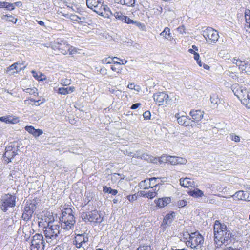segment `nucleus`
I'll return each instance as SVG.
<instances>
[{
  "mask_svg": "<svg viewBox=\"0 0 250 250\" xmlns=\"http://www.w3.org/2000/svg\"><path fill=\"white\" fill-rule=\"evenodd\" d=\"M223 250H240L236 249V248H233L232 247H227L225 249H224Z\"/></svg>",
  "mask_w": 250,
  "mask_h": 250,
  "instance_id": "nucleus-63",
  "label": "nucleus"
},
{
  "mask_svg": "<svg viewBox=\"0 0 250 250\" xmlns=\"http://www.w3.org/2000/svg\"><path fill=\"white\" fill-rule=\"evenodd\" d=\"M153 99L158 105H163L168 104L170 100L169 96L166 92H158L153 94Z\"/></svg>",
  "mask_w": 250,
  "mask_h": 250,
  "instance_id": "nucleus-11",
  "label": "nucleus"
},
{
  "mask_svg": "<svg viewBox=\"0 0 250 250\" xmlns=\"http://www.w3.org/2000/svg\"><path fill=\"white\" fill-rule=\"evenodd\" d=\"M139 194L144 197L147 198L148 199H153L156 197L157 195L156 191L153 190L149 191L148 192H146L144 190H141L139 192Z\"/></svg>",
  "mask_w": 250,
  "mask_h": 250,
  "instance_id": "nucleus-23",
  "label": "nucleus"
},
{
  "mask_svg": "<svg viewBox=\"0 0 250 250\" xmlns=\"http://www.w3.org/2000/svg\"><path fill=\"white\" fill-rule=\"evenodd\" d=\"M53 48L58 49L61 53L64 55H66L68 53L69 45L67 42L61 39H57L52 45Z\"/></svg>",
  "mask_w": 250,
  "mask_h": 250,
  "instance_id": "nucleus-12",
  "label": "nucleus"
},
{
  "mask_svg": "<svg viewBox=\"0 0 250 250\" xmlns=\"http://www.w3.org/2000/svg\"><path fill=\"white\" fill-rule=\"evenodd\" d=\"M179 181L180 185L184 187L188 188L192 186L193 182L190 181L189 178H181Z\"/></svg>",
  "mask_w": 250,
  "mask_h": 250,
  "instance_id": "nucleus-27",
  "label": "nucleus"
},
{
  "mask_svg": "<svg viewBox=\"0 0 250 250\" xmlns=\"http://www.w3.org/2000/svg\"><path fill=\"white\" fill-rule=\"evenodd\" d=\"M143 117L145 119L148 120L150 119L151 114L149 111H146L143 113Z\"/></svg>",
  "mask_w": 250,
  "mask_h": 250,
  "instance_id": "nucleus-51",
  "label": "nucleus"
},
{
  "mask_svg": "<svg viewBox=\"0 0 250 250\" xmlns=\"http://www.w3.org/2000/svg\"><path fill=\"white\" fill-rule=\"evenodd\" d=\"M175 216V213L174 212H171L170 213L167 214L164 217L162 226L164 228L167 227L171 224L174 217Z\"/></svg>",
  "mask_w": 250,
  "mask_h": 250,
  "instance_id": "nucleus-20",
  "label": "nucleus"
},
{
  "mask_svg": "<svg viewBox=\"0 0 250 250\" xmlns=\"http://www.w3.org/2000/svg\"><path fill=\"white\" fill-rule=\"evenodd\" d=\"M127 198L129 201L131 202L136 200L137 199V196L136 195V194L130 195L127 196Z\"/></svg>",
  "mask_w": 250,
  "mask_h": 250,
  "instance_id": "nucleus-50",
  "label": "nucleus"
},
{
  "mask_svg": "<svg viewBox=\"0 0 250 250\" xmlns=\"http://www.w3.org/2000/svg\"><path fill=\"white\" fill-rule=\"evenodd\" d=\"M160 35L168 40H171L172 39L170 30L168 27H165L164 31L160 33Z\"/></svg>",
  "mask_w": 250,
  "mask_h": 250,
  "instance_id": "nucleus-30",
  "label": "nucleus"
},
{
  "mask_svg": "<svg viewBox=\"0 0 250 250\" xmlns=\"http://www.w3.org/2000/svg\"><path fill=\"white\" fill-rule=\"evenodd\" d=\"M140 105H141V104H140V103H136V104H133L131 105V109H136L138 107H139V106H140Z\"/></svg>",
  "mask_w": 250,
  "mask_h": 250,
  "instance_id": "nucleus-59",
  "label": "nucleus"
},
{
  "mask_svg": "<svg viewBox=\"0 0 250 250\" xmlns=\"http://www.w3.org/2000/svg\"><path fill=\"white\" fill-rule=\"evenodd\" d=\"M54 250H64V248H63L62 246L58 245L57 246Z\"/></svg>",
  "mask_w": 250,
  "mask_h": 250,
  "instance_id": "nucleus-64",
  "label": "nucleus"
},
{
  "mask_svg": "<svg viewBox=\"0 0 250 250\" xmlns=\"http://www.w3.org/2000/svg\"><path fill=\"white\" fill-rule=\"evenodd\" d=\"M24 91L25 92L28 93L30 95H36V94H37V89L36 88H28L24 89Z\"/></svg>",
  "mask_w": 250,
  "mask_h": 250,
  "instance_id": "nucleus-39",
  "label": "nucleus"
},
{
  "mask_svg": "<svg viewBox=\"0 0 250 250\" xmlns=\"http://www.w3.org/2000/svg\"><path fill=\"white\" fill-rule=\"evenodd\" d=\"M210 101L212 104L216 106L220 103V100L216 94H213L210 96Z\"/></svg>",
  "mask_w": 250,
  "mask_h": 250,
  "instance_id": "nucleus-34",
  "label": "nucleus"
},
{
  "mask_svg": "<svg viewBox=\"0 0 250 250\" xmlns=\"http://www.w3.org/2000/svg\"><path fill=\"white\" fill-rule=\"evenodd\" d=\"M203 35L206 41L210 43H215L219 37L218 32L209 27L203 31Z\"/></svg>",
  "mask_w": 250,
  "mask_h": 250,
  "instance_id": "nucleus-9",
  "label": "nucleus"
},
{
  "mask_svg": "<svg viewBox=\"0 0 250 250\" xmlns=\"http://www.w3.org/2000/svg\"><path fill=\"white\" fill-rule=\"evenodd\" d=\"M130 24H134L136 26H137L138 28H139L140 29H141L142 31L145 30L146 29L145 25L140 22L134 21L133 20V22H131Z\"/></svg>",
  "mask_w": 250,
  "mask_h": 250,
  "instance_id": "nucleus-38",
  "label": "nucleus"
},
{
  "mask_svg": "<svg viewBox=\"0 0 250 250\" xmlns=\"http://www.w3.org/2000/svg\"><path fill=\"white\" fill-rule=\"evenodd\" d=\"M177 31L181 34L185 33V28L184 26H181L177 28Z\"/></svg>",
  "mask_w": 250,
  "mask_h": 250,
  "instance_id": "nucleus-56",
  "label": "nucleus"
},
{
  "mask_svg": "<svg viewBox=\"0 0 250 250\" xmlns=\"http://www.w3.org/2000/svg\"><path fill=\"white\" fill-rule=\"evenodd\" d=\"M214 241L216 247H220L223 244L227 243L233 237L234 235L226 225L221 223L219 220H216L213 225Z\"/></svg>",
  "mask_w": 250,
  "mask_h": 250,
  "instance_id": "nucleus-1",
  "label": "nucleus"
},
{
  "mask_svg": "<svg viewBox=\"0 0 250 250\" xmlns=\"http://www.w3.org/2000/svg\"><path fill=\"white\" fill-rule=\"evenodd\" d=\"M46 243L42 234H35L32 237L31 244L30 245L31 250H44Z\"/></svg>",
  "mask_w": 250,
  "mask_h": 250,
  "instance_id": "nucleus-5",
  "label": "nucleus"
},
{
  "mask_svg": "<svg viewBox=\"0 0 250 250\" xmlns=\"http://www.w3.org/2000/svg\"><path fill=\"white\" fill-rule=\"evenodd\" d=\"M61 83L62 85L67 86L69 85L70 83V80L67 79H62L61 80Z\"/></svg>",
  "mask_w": 250,
  "mask_h": 250,
  "instance_id": "nucleus-46",
  "label": "nucleus"
},
{
  "mask_svg": "<svg viewBox=\"0 0 250 250\" xmlns=\"http://www.w3.org/2000/svg\"><path fill=\"white\" fill-rule=\"evenodd\" d=\"M243 71L247 74L250 75V63L248 62V64L246 65V68L243 69Z\"/></svg>",
  "mask_w": 250,
  "mask_h": 250,
  "instance_id": "nucleus-55",
  "label": "nucleus"
},
{
  "mask_svg": "<svg viewBox=\"0 0 250 250\" xmlns=\"http://www.w3.org/2000/svg\"><path fill=\"white\" fill-rule=\"evenodd\" d=\"M187 163V160L186 158L177 157V165H185Z\"/></svg>",
  "mask_w": 250,
  "mask_h": 250,
  "instance_id": "nucleus-41",
  "label": "nucleus"
},
{
  "mask_svg": "<svg viewBox=\"0 0 250 250\" xmlns=\"http://www.w3.org/2000/svg\"><path fill=\"white\" fill-rule=\"evenodd\" d=\"M114 1L118 4L125 5L127 6H134L135 0H114Z\"/></svg>",
  "mask_w": 250,
  "mask_h": 250,
  "instance_id": "nucleus-28",
  "label": "nucleus"
},
{
  "mask_svg": "<svg viewBox=\"0 0 250 250\" xmlns=\"http://www.w3.org/2000/svg\"><path fill=\"white\" fill-rule=\"evenodd\" d=\"M138 249H142V250H150V246H140Z\"/></svg>",
  "mask_w": 250,
  "mask_h": 250,
  "instance_id": "nucleus-58",
  "label": "nucleus"
},
{
  "mask_svg": "<svg viewBox=\"0 0 250 250\" xmlns=\"http://www.w3.org/2000/svg\"><path fill=\"white\" fill-rule=\"evenodd\" d=\"M100 4L99 9L101 13L97 14L105 18H110L113 14V9H110L107 5H104L103 3Z\"/></svg>",
  "mask_w": 250,
  "mask_h": 250,
  "instance_id": "nucleus-16",
  "label": "nucleus"
},
{
  "mask_svg": "<svg viewBox=\"0 0 250 250\" xmlns=\"http://www.w3.org/2000/svg\"><path fill=\"white\" fill-rule=\"evenodd\" d=\"M82 218L86 222H90L100 223L102 221L100 214L96 210L88 212H83L82 214Z\"/></svg>",
  "mask_w": 250,
  "mask_h": 250,
  "instance_id": "nucleus-7",
  "label": "nucleus"
},
{
  "mask_svg": "<svg viewBox=\"0 0 250 250\" xmlns=\"http://www.w3.org/2000/svg\"><path fill=\"white\" fill-rule=\"evenodd\" d=\"M111 189V188L107 187V186H104L103 187V192L104 193H110V190Z\"/></svg>",
  "mask_w": 250,
  "mask_h": 250,
  "instance_id": "nucleus-57",
  "label": "nucleus"
},
{
  "mask_svg": "<svg viewBox=\"0 0 250 250\" xmlns=\"http://www.w3.org/2000/svg\"><path fill=\"white\" fill-rule=\"evenodd\" d=\"M249 194L245 193L243 190H239L235 192L232 197L233 199L236 200L249 201H250V198Z\"/></svg>",
  "mask_w": 250,
  "mask_h": 250,
  "instance_id": "nucleus-18",
  "label": "nucleus"
},
{
  "mask_svg": "<svg viewBox=\"0 0 250 250\" xmlns=\"http://www.w3.org/2000/svg\"><path fill=\"white\" fill-rule=\"evenodd\" d=\"M25 129L30 134H33L35 128L32 126H26Z\"/></svg>",
  "mask_w": 250,
  "mask_h": 250,
  "instance_id": "nucleus-48",
  "label": "nucleus"
},
{
  "mask_svg": "<svg viewBox=\"0 0 250 250\" xmlns=\"http://www.w3.org/2000/svg\"><path fill=\"white\" fill-rule=\"evenodd\" d=\"M99 71L102 74L104 75H105L107 74V69L104 67L101 68Z\"/></svg>",
  "mask_w": 250,
  "mask_h": 250,
  "instance_id": "nucleus-60",
  "label": "nucleus"
},
{
  "mask_svg": "<svg viewBox=\"0 0 250 250\" xmlns=\"http://www.w3.org/2000/svg\"><path fill=\"white\" fill-rule=\"evenodd\" d=\"M234 94L236 96L239 100L242 101L243 99L248 97V92L247 89L242 86H240L238 83L233 84L231 87Z\"/></svg>",
  "mask_w": 250,
  "mask_h": 250,
  "instance_id": "nucleus-10",
  "label": "nucleus"
},
{
  "mask_svg": "<svg viewBox=\"0 0 250 250\" xmlns=\"http://www.w3.org/2000/svg\"><path fill=\"white\" fill-rule=\"evenodd\" d=\"M26 67V66L24 65L23 62H22L21 63L15 62L8 68L7 71H9L11 70L15 69L16 72H20L21 70L24 69Z\"/></svg>",
  "mask_w": 250,
  "mask_h": 250,
  "instance_id": "nucleus-22",
  "label": "nucleus"
},
{
  "mask_svg": "<svg viewBox=\"0 0 250 250\" xmlns=\"http://www.w3.org/2000/svg\"><path fill=\"white\" fill-rule=\"evenodd\" d=\"M2 19L3 20H5L7 21H11L13 23H15L17 21V19H15L13 16H8L6 15H3L2 17Z\"/></svg>",
  "mask_w": 250,
  "mask_h": 250,
  "instance_id": "nucleus-36",
  "label": "nucleus"
},
{
  "mask_svg": "<svg viewBox=\"0 0 250 250\" xmlns=\"http://www.w3.org/2000/svg\"><path fill=\"white\" fill-rule=\"evenodd\" d=\"M140 159L146 160L148 162L155 163V161L156 160V158H154L152 156L148 155L147 153H144L140 156Z\"/></svg>",
  "mask_w": 250,
  "mask_h": 250,
  "instance_id": "nucleus-33",
  "label": "nucleus"
},
{
  "mask_svg": "<svg viewBox=\"0 0 250 250\" xmlns=\"http://www.w3.org/2000/svg\"><path fill=\"white\" fill-rule=\"evenodd\" d=\"M189 235L186 242L187 246L194 249H201L204 241L203 237L198 232L191 233Z\"/></svg>",
  "mask_w": 250,
  "mask_h": 250,
  "instance_id": "nucleus-4",
  "label": "nucleus"
},
{
  "mask_svg": "<svg viewBox=\"0 0 250 250\" xmlns=\"http://www.w3.org/2000/svg\"><path fill=\"white\" fill-rule=\"evenodd\" d=\"M245 21L246 23L248 24L250 22V10L249 9H247L245 12Z\"/></svg>",
  "mask_w": 250,
  "mask_h": 250,
  "instance_id": "nucleus-40",
  "label": "nucleus"
},
{
  "mask_svg": "<svg viewBox=\"0 0 250 250\" xmlns=\"http://www.w3.org/2000/svg\"><path fill=\"white\" fill-rule=\"evenodd\" d=\"M166 161L172 165H176L177 162V157L168 156L167 157Z\"/></svg>",
  "mask_w": 250,
  "mask_h": 250,
  "instance_id": "nucleus-35",
  "label": "nucleus"
},
{
  "mask_svg": "<svg viewBox=\"0 0 250 250\" xmlns=\"http://www.w3.org/2000/svg\"><path fill=\"white\" fill-rule=\"evenodd\" d=\"M62 228L69 230L74 227L76 221L71 208H66L62 211L60 218Z\"/></svg>",
  "mask_w": 250,
  "mask_h": 250,
  "instance_id": "nucleus-3",
  "label": "nucleus"
},
{
  "mask_svg": "<svg viewBox=\"0 0 250 250\" xmlns=\"http://www.w3.org/2000/svg\"><path fill=\"white\" fill-rule=\"evenodd\" d=\"M118 191L116 189H111L110 191V194L112 195H115L117 194Z\"/></svg>",
  "mask_w": 250,
  "mask_h": 250,
  "instance_id": "nucleus-62",
  "label": "nucleus"
},
{
  "mask_svg": "<svg viewBox=\"0 0 250 250\" xmlns=\"http://www.w3.org/2000/svg\"><path fill=\"white\" fill-rule=\"evenodd\" d=\"M159 178L153 177L149 179H146L140 182L139 184V186L140 188L144 189H147L149 188L153 189V190L158 191L159 188L157 189L158 185L156 184L155 186H152V183L153 181L156 182V180L158 179Z\"/></svg>",
  "mask_w": 250,
  "mask_h": 250,
  "instance_id": "nucleus-14",
  "label": "nucleus"
},
{
  "mask_svg": "<svg viewBox=\"0 0 250 250\" xmlns=\"http://www.w3.org/2000/svg\"><path fill=\"white\" fill-rule=\"evenodd\" d=\"M43 233L46 241L50 245H54L57 243L61 238L60 226L57 222L50 221L47 227H44Z\"/></svg>",
  "mask_w": 250,
  "mask_h": 250,
  "instance_id": "nucleus-2",
  "label": "nucleus"
},
{
  "mask_svg": "<svg viewBox=\"0 0 250 250\" xmlns=\"http://www.w3.org/2000/svg\"><path fill=\"white\" fill-rule=\"evenodd\" d=\"M120 176V174H117V173H114L111 175V179L112 180L115 179H117L119 178V176Z\"/></svg>",
  "mask_w": 250,
  "mask_h": 250,
  "instance_id": "nucleus-61",
  "label": "nucleus"
},
{
  "mask_svg": "<svg viewBox=\"0 0 250 250\" xmlns=\"http://www.w3.org/2000/svg\"><path fill=\"white\" fill-rule=\"evenodd\" d=\"M102 2L98 0H86V5L89 8L93 10L96 13H101L99 9L100 4Z\"/></svg>",
  "mask_w": 250,
  "mask_h": 250,
  "instance_id": "nucleus-17",
  "label": "nucleus"
},
{
  "mask_svg": "<svg viewBox=\"0 0 250 250\" xmlns=\"http://www.w3.org/2000/svg\"><path fill=\"white\" fill-rule=\"evenodd\" d=\"M112 13L113 14L112 15L114 16L116 19L120 20L124 23L130 24L133 22L132 20L125 16V14H123L120 11L116 10L115 8H113Z\"/></svg>",
  "mask_w": 250,
  "mask_h": 250,
  "instance_id": "nucleus-15",
  "label": "nucleus"
},
{
  "mask_svg": "<svg viewBox=\"0 0 250 250\" xmlns=\"http://www.w3.org/2000/svg\"><path fill=\"white\" fill-rule=\"evenodd\" d=\"M231 62L233 64H235L238 66L239 70L242 72H243V69L246 68V65H247L249 62L248 61H241L235 58H232Z\"/></svg>",
  "mask_w": 250,
  "mask_h": 250,
  "instance_id": "nucleus-21",
  "label": "nucleus"
},
{
  "mask_svg": "<svg viewBox=\"0 0 250 250\" xmlns=\"http://www.w3.org/2000/svg\"><path fill=\"white\" fill-rule=\"evenodd\" d=\"M5 3H6V4L5 7L7 9L11 10H13L14 9V4L8 3V2H6Z\"/></svg>",
  "mask_w": 250,
  "mask_h": 250,
  "instance_id": "nucleus-52",
  "label": "nucleus"
},
{
  "mask_svg": "<svg viewBox=\"0 0 250 250\" xmlns=\"http://www.w3.org/2000/svg\"><path fill=\"white\" fill-rule=\"evenodd\" d=\"M231 140L236 142H239L240 141V137L239 136L236 135L233 133L230 134Z\"/></svg>",
  "mask_w": 250,
  "mask_h": 250,
  "instance_id": "nucleus-43",
  "label": "nucleus"
},
{
  "mask_svg": "<svg viewBox=\"0 0 250 250\" xmlns=\"http://www.w3.org/2000/svg\"><path fill=\"white\" fill-rule=\"evenodd\" d=\"M75 90V87L71 86L67 88L60 87L59 88L57 91V93L61 95H67L70 93L74 92Z\"/></svg>",
  "mask_w": 250,
  "mask_h": 250,
  "instance_id": "nucleus-24",
  "label": "nucleus"
},
{
  "mask_svg": "<svg viewBox=\"0 0 250 250\" xmlns=\"http://www.w3.org/2000/svg\"><path fill=\"white\" fill-rule=\"evenodd\" d=\"M242 103L246 105L248 108H250V95L249 94L248 97L243 99Z\"/></svg>",
  "mask_w": 250,
  "mask_h": 250,
  "instance_id": "nucleus-37",
  "label": "nucleus"
},
{
  "mask_svg": "<svg viewBox=\"0 0 250 250\" xmlns=\"http://www.w3.org/2000/svg\"><path fill=\"white\" fill-rule=\"evenodd\" d=\"M187 119L190 120V119L188 118L186 116H181V117H177V122L179 125L187 126L189 125V123L187 121Z\"/></svg>",
  "mask_w": 250,
  "mask_h": 250,
  "instance_id": "nucleus-29",
  "label": "nucleus"
},
{
  "mask_svg": "<svg viewBox=\"0 0 250 250\" xmlns=\"http://www.w3.org/2000/svg\"><path fill=\"white\" fill-rule=\"evenodd\" d=\"M36 209L35 205L31 202H27L24 208V211L22 214V218L26 221L30 220Z\"/></svg>",
  "mask_w": 250,
  "mask_h": 250,
  "instance_id": "nucleus-13",
  "label": "nucleus"
},
{
  "mask_svg": "<svg viewBox=\"0 0 250 250\" xmlns=\"http://www.w3.org/2000/svg\"><path fill=\"white\" fill-rule=\"evenodd\" d=\"M170 202L171 199L169 197L159 198L156 202V205L160 208H163L167 206Z\"/></svg>",
  "mask_w": 250,
  "mask_h": 250,
  "instance_id": "nucleus-25",
  "label": "nucleus"
},
{
  "mask_svg": "<svg viewBox=\"0 0 250 250\" xmlns=\"http://www.w3.org/2000/svg\"><path fill=\"white\" fill-rule=\"evenodd\" d=\"M0 120L2 122H4L5 123H13L11 120L8 117H1L0 118Z\"/></svg>",
  "mask_w": 250,
  "mask_h": 250,
  "instance_id": "nucleus-53",
  "label": "nucleus"
},
{
  "mask_svg": "<svg viewBox=\"0 0 250 250\" xmlns=\"http://www.w3.org/2000/svg\"><path fill=\"white\" fill-rule=\"evenodd\" d=\"M177 205L179 207H183L187 205V202L183 200H181L178 202Z\"/></svg>",
  "mask_w": 250,
  "mask_h": 250,
  "instance_id": "nucleus-49",
  "label": "nucleus"
},
{
  "mask_svg": "<svg viewBox=\"0 0 250 250\" xmlns=\"http://www.w3.org/2000/svg\"><path fill=\"white\" fill-rule=\"evenodd\" d=\"M88 241V238L83 234H78L75 237V242L81 243L83 245H87V242Z\"/></svg>",
  "mask_w": 250,
  "mask_h": 250,
  "instance_id": "nucleus-26",
  "label": "nucleus"
},
{
  "mask_svg": "<svg viewBox=\"0 0 250 250\" xmlns=\"http://www.w3.org/2000/svg\"><path fill=\"white\" fill-rule=\"evenodd\" d=\"M31 73L33 76L38 81H43L46 79L45 75L41 72L38 73L35 70H32Z\"/></svg>",
  "mask_w": 250,
  "mask_h": 250,
  "instance_id": "nucleus-32",
  "label": "nucleus"
},
{
  "mask_svg": "<svg viewBox=\"0 0 250 250\" xmlns=\"http://www.w3.org/2000/svg\"><path fill=\"white\" fill-rule=\"evenodd\" d=\"M77 52V48L69 45L68 53L70 55H73Z\"/></svg>",
  "mask_w": 250,
  "mask_h": 250,
  "instance_id": "nucleus-45",
  "label": "nucleus"
},
{
  "mask_svg": "<svg viewBox=\"0 0 250 250\" xmlns=\"http://www.w3.org/2000/svg\"><path fill=\"white\" fill-rule=\"evenodd\" d=\"M192 117V121L198 122L200 121L203 117V112L200 110H192L189 113Z\"/></svg>",
  "mask_w": 250,
  "mask_h": 250,
  "instance_id": "nucleus-19",
  "label": "nucleus"
},
{
  "mask_svg": "<svg viewBox=\"0 0 250 250\" xmlns=\"http://www.w3.org/2000/svg\"><path fill=\"white\" fill-rule=\"evenodd\" d=\"M19 146L15 144L7 146L5 148V152L3 155V159L4 161L7 163L12 162V159L18 155V152H20L19 149Z\"/></svg>",
  "mask_w": 250,
  "mask_h": 250,
  "instance_id": "nucleus-6",
  "label": "nucleus"
},
{
  "mask_svg": "<svg viewBox=\"0 0 250 250\" xmlns=\"http://www.w3.org/2000/svg\"><path fill=\"white\" fill-rule=\"evenodd\" d=\"M70 19L72 20H73L75 21H78L79 20H84V17H80L76 15H71Z\"/></svg>",
  "mask_w": 250,
  "mask_h": 250,
  "instance_id": "nucleus-44",
  "label": "nucleus"
},
{
  "mask_svg": "<svg viewBox=\"0 0 250 250\" xmlns=\"http://www.w3.org/2000/svg\"><path fill=\"white\" fill-rule=\"evenodd\" d=\"M75 245L77 248H83V250H85V248L87 247V245H83L81 243H79L75 241Z\"/></svg>",
  "mask_w": 250,
  "mask_h": 250,
  "instance_id": "nucleus-47",
  "label": "nucleus"
},
{
  "mask_svg": "<svg viewBox=\"0 0 250 250\" xmlns=\"http://www.w3.org/2000/svg\"><path fill=\"white\" fill-rule=\"evenodd\" d=\"M188 193L190 196L196 198L202 197L204 195L203 192L198 188H195L193 190H190Z\"/></svg>",
  "mask_w": 250,
  "mask_h": 250,
  "instance_id": "nucleus-31",
  "label": "nucleus"
},
{
  "mask_svg": "<svg viewBox=\"0 0 250 250\" xmlns=\"http://www.w3.org/2000/svg\"><path fill=\"white\" fill-rule=\"evenodd\" d=\"M16 198L15 195L9 194L4 195L2 198L1 209L6 212L8 208L15 207Z\"/></svg>",
  "mask_w": 250,
  "mask_h": 250,
  "instance_id": "nucleus-8",
  "label": "nucleus"
},
{
  "mask_svg": "<svg viewBox=\"0 0 250 250\" xmlns=\"http://www.w3.org/2000/svg\"><path fill=\"white\" fill-rule=\"evenodd\" d=\"M112 60V59H111L110 58H106L103 59L102 60V62L103 64H108L111 63V61Z\"/></svg>",
  "mask_w": 250,
  "mask_h": 250,
  "instance_id": "nucleus-54",
  "label": "nucleus"
},
{
  "mask_svg": "<svg viewBox=\"0 0 250 250\" xmlns=\"http://www.w3.org/2000/svg\"><path fill=\"white\" fill-rule=\"evenodd\" d=\"M42 133H43V131L42 130L40 129H35L32 135L34 137H37L40 136Z\"/></svg>",
  "mask_w": 250,
  "mask_h": 250,
  "instance_id": "nucleus-42",
  "label": "nucleus"
}]
</instances>
